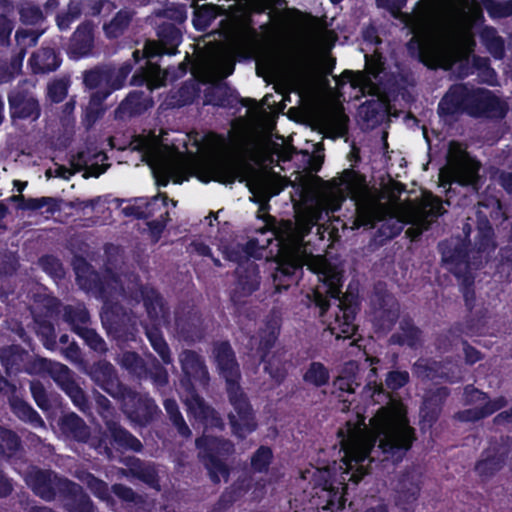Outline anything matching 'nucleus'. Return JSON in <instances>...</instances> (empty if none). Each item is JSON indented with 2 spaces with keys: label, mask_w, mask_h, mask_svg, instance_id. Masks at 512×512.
Returning <instances> with one entry per match:
<instances>
[{
  "label": "nucleus",
  "mask_w": 512,
  "mask_h": 512,
  "mask_svg": "<svg viewBox=\"0 0 512 512\" xmlns=\"http://www.w3.org/2000/svg\"><path fill=\"white\" fill-rule=\"evenodd\" d=\"M26 482L36 496L46 502H52L57 497L60 498L70 479L51 469L35 468L29 472Z\"/></svg>",
  "instance_id": "obj_17"
},
{
  "label": "nucleus",
  "mask_w": 512,
  "mask_h": 512,
  "mask_svg": "<svg viewBox=\"0 0 512 512\" xmlns=\"http://www.w3.org/2000/svg\"><path fill=\"white\" fill-rule=\"evenodd\" d=\"M459 281L460 291L463 296L465 307L471 312L475 307L476 293H475V277L473 273H467L455 276Z\"/></svg>",
  "instance_id": "obj_60"
},
{
  "label": "nucleus",
  "mask_w": 512,
  "mask_h": 512,
  "mask_svg": "<svg viewBox=\"0 0 512 512\" xmlns=\"http://www.w3.org/2000/svg\"><path fill=\"white\" fill-rule=\"evenodd\" d=\"M212 354L218 373L225 380L226 386L240 383V366L230 342L227 340L215 342Z\"/></svg>",
  "instance_id": "obj_27"
},
{
  "label": "nucleus",
  "mask_w": 512,
  "mask_h": 512,
  "mask_svg": "<svg viewBox=\"0 0 512 512\" xmlns=\"http://www.w3.org/2000/svg\"><path fill=\"white\" fill-rule=\"evenodd\" d=\"M101 321L108 335L117 341L135 340L136 316L131 308H126L118 301L106 300L102 307Z\"/></svg>",
  "instance_id": "obj_13"
},
{
  "label": "nucleus",
  "mask_w": 512,
  "mask_h": 512,
  "mask_svg": "<svg viewBox=\"0 0 512 512\" xmlns=\"http://www.w3.org/2000/svg\"><path fill=\"white\" fill-rule=\"evenodd\" d=\"M77 281L83 290L93 293L103 303L110 299V284L96 270L87 268L82 274L77 273Z\"/></svg>",
  "instance_id": "obj_42"
},
{
  "label": "nucleus",
  "mask_w": 512,
  "mask_h": 512,
  "mask_svg": "<svg viewBox=\"0 0 512 512\" xmlns=\"http://www.w3.org/2000/svg\"><path fill=\"white\" fill-rule=\"evenodd\" d=\"M303 381L315 388H321L330 382V370L322 362L312 361L302 376Z\"/></svg>",
  "instance_id": "obj_50"
},
{
  "label": "nucleus",
  "mask_w": 512,
  "mask_h": 512,
  "mask_svg": "<svg viewBox=\"0 0 512 512\" xmlns=\"http://www.w3.org/2000/svg\"><path fill=\"white\" fill-rule=\"evenodd\" d=\"M302 273L303 264L300 258L292 254L280 255L276 260V267L272 274L275 290L282 292L291 285L297 284Z\"/></svg>",
  "instance_id": "obj_30"
},
{
  "label": "nucleus",
  "mask_w": 512,
  "mask_h": 512,
  "mask_svg": "<svg viewBox=\"0 0 512 512\" xmlns=\"http://www.w3.org/2000/svg\"><path fill=\"white\" fill-rule=\"evenodd\" d=\"M476 34H412L407 42L411 57L431 70L452 71L464 80L477 74L480 83L494 86L497 73L488 57L475 55Z\"/></svg>",
  "instance_id": "obj_2"
},
{
  "label": "nucleus",
  "mask_w": 512,
  "mask_h": 512,
  "mask_svg": "<svg viewBox=\"0 0 512 512\" xmlns=\"http://www.w3.org/2000/svg\"><path fill=\"white\" fill-rule=\"evenodd\" d=\"M179 361L182 370L180 386L187 393L195 392V384H199L202 387H206L209 384L210 376L207 366L197 352L184 350L179 355Z\"/></svg>",
  "instance_id": "obj_19"
},
{
  "label": "nucleus",
  "mask_w": 512,
  "mask_h": 512,
  "mask_svg": "<svg viewBox=\"0 0 512 512\" xmlns=\"http://www.w3.org/2000/svg\"><path fill=\"white\" fill-rule=\"evenodd\" d=\"M272 461V449L269 446L261 445L251 456V469L255 473H267Z\"/></svg>",
  "instance_id": "obj_63"
},
{
  "label": "nucleus",
  "mask_w": 512,
  "mask_h": 512,
  "mask_svg": "<svg viewBox=\"0 0 512 512\" xmlns=\"http://www.w3.org/2000/svg\"><path fill=\"white\" fill-rule=\"evenodd\" d=\"M395 505L403 512H414L421 492L419 477L410 470L401 472L394 487Z\"/></svg>",
  "instance_id": "obj_26"
},
{
  "label": "nucleus",
  "mask_w": 512,
  "mask_h": 512,
  "mask_svg": "<svg viewBox=\"0 0 512 512\" xmlns=\"http://www.w3.org/2000/svg\"><path fill=\"white\" fill-rule=\"evenodd\" d=\"M146 337L149 340L153 350L161 358L162 362L166 365L170 364L172 362L171 351L161 329L155 324H153L151 327H147Z\"/></svg>",
  "instance_id": "obj_51"
},
{
  "label": "nucleus",
  "mask_w": 512,
  "mask_h": 512,
  "mask_svg": "<svg viewBox=\"0 0 512 512\" xmlns=\"http://www.w3.org/2000/svg\"><path fill=\"white\" fill-rule=\"evenodd\" d=\"M175 326L179 335L185 341L194 342L201 340L204 335L203 319L199 312L188 311L181 315H176Z\"/></svg>",
  "instance_id": "obj_40"
},
{
  "label": "nucleus",
  "mask_w": 512,
  "mask_h": 512,
  "mask_svg": "<svg viewBox=\"0 0 512 512\" xmlns=\"http://www.w3.org/2000/svg\"><path fill=\"white\" fill-rule=\"evenodd\" d=\"M11 412L22 422L30 424L34 428H42L45 422L40 414L25 400L14 393L8 398Z\"/></svg>",
  "instance_id": "obj_43"
},
{
  "label": "nucleus",
  "mask_w": 512,
  "mask_h": 512,
  "mask_svg": "<svg viewBox=\"0 0 512 512\" xmlns=\"http://www.w3.org/2000/svg\"><path fill=\"white\" fill-rule=\"evenodd\" d=\"M472 89L465 83L452 84L440 99L437 113L440 118L467 114L470 109Z\"/></svg>",
  "instance_id": "obj_23"
},
{
  "label": "nucleus",
  "mask_w": 512,
  "mask_h": 512,
  "mask_svg": "<svg viewBox=\"0 0 512 512\" xmlns=\"http://www.w3.org/2000/svg\"><path fill=\"white\" fill-rule=\"evenodd\" d=\"M400 320V304L389 292H377L373 300V325L377 331L389 332Z\"/></svg>",
  "instance_id": "obj_25"
},
{
  "label": "nucleus",
  "mask_w": 512,
  "mask_h": 512,
  "mask_svg": "<svg viewBox=\"0 0 512 512\" xmlns=\"http://www.w3.org/2000/svg\"><path fill=\"white\" fill-rule=\"evenodd\" d=\"M34 322L43 346L48 350H54L57 346L54 324L48 318L39 315L34 317Z\"/></svg>",
  "instance_id": "obj_55"
},
{
  "label": "nucleus",
  "mask_w": 512,
  "mask_h": 512,
  "mask_svg": "<svg viewBox=\"0 0 512 512\" xmlns=\"http://www.w3.org/2000/svg\"><path fill=\"white\" fill-rule=\"evenodd\" d=\"M356 224L364 227H374L378 220V210L370 202H359L356 204Z\"/></svg>",
  "instance_id": "obj_61"
},
{
  "label": "nucleus",
  "mask_w": 512,
  "mask_h": 512,
  "mask_svg": "<svg viewBox=\"0 0 512 512\" xmlns=\"http://www.w3.org/2000/svg\"><path fill=\"white\" fill-rule=\"evenodd\" d=\"M120 365L138 379L146 376L147 364L137 352L125 351L122 354Z\"/></svg>",
  "instance_id": "obj_58"
},
{
  "label": "nucleus",
  "mask_w": 512,
  "mask_h": 512,
  "mask_svg": "<svg viewBox=\"0 0 512 512\" xmlns=\"http://www.w3.org/2000/svg\"><path fill=\"white\" fill-rule=\"evenodd\" d=\"M60 500L66 512H95V505L83 487L70 480L66 483Z\"/></svg>",
  "instance_id": "obj_35"
},
{
  "label": "nucleus",
  "mask_w": 512,
  "mask_h": 512,
  "mask_svg": "<svg viewBox=\"0 0 512 512\" xmlns=\"http://www.w3.org/2000/svg\"><path fill=\"white\" fill-rule=\"evenodd\" d=\"M149 19L159 28V32H180L178 25L185 21L186 12L184 6L171 5L155 11Z\"/></svg>",
  "instance_id": "obj_41"
},
{
  "label": "nucleus",
  "mask_w": 512,
  "mask_h": 512,
  "mask_svg": "<svg viewBox=\"0 0 512 512\" xmlns=\"http://www.w3.org/2000/svg\"><path fill=\"white\" fill-rule=\"evenodd\" d=\"M280 334V324L275 319H269L265 322L264 327L259 331V343L257 354L260 361H265L269 357L272 348L275 346Z\"/></svg>",
  "instance_id": "obj_44"
},
{
  "label": "nucleus",
  "mask_w": 512,
  "mask_h": 512,
  "mask_svg": "<svg viewBox=\"0 0 512 512\" xmlns=\"http://www.w3.org/2000/svg\"><path fill=\"white\" fill-rule=\"evenodd\" d=\"M130 297L135 304L143 302L147 316L152 322H160L161 317L165 314V304L162 295L155 288L138 285L131 292Z\"/></svg>",
  "instance_id": "obj_33"
},
{
  "label": "nucleus",
  "mask_w": 512,
  "mask_h": 512,
  "mask_svg": "<svg viewBox=\"0 0 512 512\" xmlns=\"http://www.w3.org/2000/svg\"><path fill=\"white\" fill-rule=\"evenodd\" d=\"M342 276L339 273L328 272L323 274L322 284L312 292L311 301L319 309V316L326 317L330 309V299L338 302L327 328L337 339H350L357 330L356 316L360 310L358 295L346 293L342 297Z\"/></svg>",
  "instance_id": "obj_5"
},
{
  "label": "nucleus",
  "mask_w": 512,
  "mask_h": 512,
  "mask_svg": "<svg viewBox=\"0 0 512 512\" xmlns=\"http://www.w3.org/2000/svg\"><path fill=\"white\" fill-rule=\"evenodd\" d=\"M87 374L96 386L114 399L121 396L123 389L126 387L119 380L115 367L106 360L94 362L89 367Z\"/></svg>",
  "instance_id": "obj_29"
},
{
  "label": "nucleus",
  "mask_w": 512,
  "mask_h": 512,
  "mask_svg": "<svg viewBox=\"0 0 512 512\" xmlns=\"http://www.w3.org/2000/svg\"><path fill=\"white\" fill-rule=\"evenodd\" d=\"M106 425L110 436V444L117 450L135 453L143 451L142 442L118 422L109 421Z\"/></svg>",
  "instance_id": "obj_39"
},
{
  "label": "nucleus",
  "mask_w": 512,
  "mask_h": 512,
  "mask_svg": "<svg viewBox=\"0 0 512 512\" xmlns=\"http://www.w3.org/2000/svg\"><path fill=\"white\" fill-rule=\"evenodd\" d=\"M345 115L338 109H325L316 117L318 125L327 132H338L343 129Z\"/></svg>",
  "instance_id": "obj_54"
},
{
  "label": "nucleus",
  "mask_w": 512,
  "mask_h": 512,
  "mask_svg": "<svg viewBox=\"0 0 512 512\" xmlns=\"http://www.w3.org/2000/svg\"><path fill=\"white\" fill-rule=\"evenodd\" d=\"M449 395L450 390L446 386L438 387L428 393L420 408L422 421L428 423L429 426L436 423Z\"/></svg>",
  "instance_id": "obj_37"
},
{
  "label": "nucleus",
  "mask_w": 512,
  "mask_h": 512,
  "mask_svg": "<svg viewBox=\"0 0 512 512\" xmlns=\"http://www.w3.org/2000/svg\"><path fill=\"white\" fill-rule=\"evenodd\" d=\"M95 34H72L67 47L70 59L79 60L91 55L94 48Z\"/></svg>",
  "instance_id": "obj_48"
},
{
  "label": "nucleus",
  "mask_w": 512,
  "mask_h": 512,
  "mask_svg": "<svg viewBox=\"0 0 512 512\" xmlns=\"http://www.w3.org/2000/svg\"><path fill=\"white\" fill-rule=\"evenodd\" d=\"M223 38L220 52L230 58L227 75L234 71L235 61L256 60L261 70L276 75L294 59V49L281 36H312L313 34H217ZM338 38V34H320Z\"/></svg>",
  "instance_id": "obj_4"
},
{
  "label": "nucleus",
  "mask_w": 512,
  "mask_h": 512,
  "mask_svg": "<svg viewBox=\"0 0 512 512\" xmlns=\"http://www.w3.org/2000/svg\"><path fill=\"white\" fill-rule=\"evenodd\" d=\"M246 99L240 98L235 89L227 82L217 81L204 90V104L221 108H233L238 103L246 105Z\"/></svg>",
  "instance_id": "obj_34"
},
{
  "label": "nucleus",
  "mask_w": 512,
  "mask_h": 512,
  "mask_svg": "<svg viewBox=\"0 0 512 512\" xmlns=\"http://www.w3.org/2000/svg\"><path fill=\"white\" fill-rule=\"evenodd\" d=\"M249 487L244 480H236L221 493L211 512H225L233 506L247 491Z\"/></svg>",
  "instance_id": "obj_45"
},
{
  "label": "nucleus",
  "mask_w": 512,
  "mask_h": 512,
  "mask_svg": "<svg viewBox=\"0 0 512 512\" xmlns=\"http://www.w3.org/2000/svg\"><path fill=\"white\" fill-rule=\"evenodd\" d=\"M476 230L474 244L461 236H452L438 244L442 261L454 276L480 269L484 253L495 248L494 229L488 216L481 210L476 211Z\"/></svg>",
  "instance_id": "obj_6"
},
{
  "label": "nucleus",
  "mask_w": 512,
  "mask_h": 512,
  "mask_svg": "<svg viewBox=\"0 0 512 512\" xmlns=\"http://www.w3.org/2000/svg\"><path fill=\"white\" fill-rule=\"evenodd\" d=\"M63 320L71 326L75 333L77 327H85L90 322V313L83 303L66 305L63 308Z\"/></svg>",
  "instance_id": "obj_52"
},
{
  "label": "nucleus",
  "mask_w": 512,
  "mask_h": 512,
  "mask_svg": "<svg viewBox=\"0 0 512 512\" xmlns=\"http://www.w3.org/2000/svg\"><path fill=\"white\" fill-rule=\"evenodd\" d=\"M122 392V395L115 400L120 403L123 413L131 422L146 427L160 412L155 400L149 394L137 392L127 385Z\"/></svg>",
  "instance_id": "obj_16"
},
{
  "label": "nucleus",
  "mask_w": 512,
  "mask_h": 512,
  "mask_svg": "<svg viewBox=\"0 0 512 512\" xmlns=\"http://www.w3.org/2000/svg\"><path fill=\"white\" fill-rule=\"evenodd\" d=\"M99 158H101L102 160L107 159L106 153L103 151H96L95 149H91L90 147H87L85 150L78 151L76 154L77 163L83 168H87L89 175L95 178L103 174L107 168L97 163H92L91 165H89L90 162H92L93 160H98Z\"/></svg>",
  "instance_id": "obj_49"
},
{
  "label": "nucleus",
  "mask_w": 512,
  "mask_h": 512,
  "mask_svg": "<svg viewBox=\"0 0 512 512\" xmlns=\"http://www.w3.org/2000/svg\"><path fill=\"white\" fill-rule=\"evenodd\" d=\"M60 426L64 433L79 442H86L90 436L89 427L86 425L85 421L74 412L64 415L61 419Z\"/></svg>",
  "instance_id": "obj_47"
},
{
  "label": "nucleus",
  "mask_w": 512,
  "mask_h": 512,
  "mask_svg": "<svg viewBox=\"0 0 512 512\" xmlns=\"http://www.w3.org/2000/svg\"><path fill=\"white\" fill-rule=\"evenodd\" d=\"M131 472L134 477L150 487L156 488L159 486L158 472L154 466L145 465L139 459L131 468Z\"/></svg>",
  "instance_id": "obj_64"
},
{
  "label": "nucleus",
  "mask_w": 512,
  "mask_h": 512,
  "mask_svg": "<svg viewBox=\"0 0 512 512\" xmlns=\"http://www.w3.org/2000/svg\"><path fill=\"white\" fill-rule=\"evenodd\" d=\"M163 405L170 421L175 426L178 433L183 437H189L191 435V430L186 424L176 400L167 398L164 400Z\"/></svg>",
  "instance_id": "obj_59"
},
{
  "label": "nucleus",
  "mask_w": 512,
  "mask_h": 512,
  "mask_svg": "<svg viewBox=\"0 0 512 512\" xmlns=\"http://www.w3.org/2000/svg\"><path fill=\"white\" fill-rule=\"evenodd\" d=\"M509 440V437H507ZM511 452L509 441H495L484 449L476 461L474 470L481 478L488 480L503 469Z\"/></svg>",
  "instance_id": "obj_21"
},
{
  "label": "nucleus",
  "mask_w": 512,
  "mask_h": 512,
  "mask_svg": "<svg viewBox=\"0 0 512 512\" xmlns=\"http://www.w3.org/2000/svg\"><path fill=\"white\" fill-rule=\"evenodd\" d=\"M75 334H77L84 341L85 345H87L93 352L99 355H105L107 353V344L95 329L89 327H77L75 329Z\"/></svg>",
  "instance_id": "obj_53"
},
{
  "label": "nucleus",
  "mask_w": 512,
  "mask_h": 512,
  "mask_svg": "<svg viewBox=\"0 0 512 512\" xmlns=\"http://www.w3.org/2000/svg\"><path fill=\"white\" fill-rule=\"evenodd\" d=\"M133 65L126 61L119 68L110 64L97 65L86 70L83 74V83L88 89H98L92 94L91 100L95 103H102L114 91L124 87Z\"/></svg>",
  "instance_id": "obj_9"
},
{
  "label": "nucleus",
  "mask_w": 512,
  "mask_h": 512,
  "mask_svg": "<svg viewBox=\"0 0 512 512\" xmlns=\"http://www.w3.org/2000/svg\"><path fill=\"white\" fill-rule=\"evenodd\" d=\"M0 362L8 376L27 373L37 375L48 373L54 361L31 356L28 351L17 344L0 349Z\"/></svg>",
  "instance_id": "obj_14"
},
{
  "label": "nucleus",
  "mask_w": 512,
  "mask_h": 512,
  "mask_svg": "<svg viewBox=\"0 0 512 512\" xmlns=\"http://www.w3.org/2000/svg\"><path fill=\"white\" fill-rule=\"evenodd\" d=\"M508 112L507 104L491 90L473 88L468 115L473 118L503 119Z\"/></svg>",
  "instance_id": "obj_20"
},
{
  "label": "nucleus",
  "mask_w": 512,
  "mask_h": 512,
  "mask_svg": "<svg viewBox=\"0 0 512 512\" xmlns=\"http://www.w3.org/2000/svg\"><path fill=\"white\" fill-rule=\"evenodd\" d=\"M226 393L233 408L228 414L231 431L237 438L243 440L258 427L253 407L240 383L226 386Z\"/></svg>",
  "instance_id": "obj_12"
},
{
  "label": "nucleus",
  "mask_w": 512,
  "mask_h": 512,
  "mask_svg": "<svg viewBox=\"0 0 512 512\" xmlns=\"http://www.w3.org/2000/svg\"><path fill=\"white\" fill-rule=\"evenodd\" d=\"M281 0H270L267 8L261 11H252L251 17L253 14H261L267 9L270 11L267 13L268 21L265 22V25L268 23L273 25L275 30L265 29L263 32H334L333 30H326V24L323 20L318 17H314L311 14L303 13L297 9H278L272 8L271 5L273 3H279ZM251 20H253L251 18ZM253 21H251L250 27H252L256 32L257 30L253 27Z\"/></svg>",
  "instance_id": "obj_8"
},
{
  "label": "nucleus",
  "mask_w": 512,
  "mask_h": 512,
  "mask_svg": "<svg viewBox=\"0 0 512 512\" xmlns=\"http://www.w3.org/2000/svg\"><path fill=\"white\" fill-rule=\"evenodd\" d=\"M31 72L35 75L56 71L62 64L59 51L51 47H42L32 53L28 60Z\"/></svg>",
  "instance_id": "obj_38"
},
{
  "label": "nucleus",
  "mask_w": 512,
  "mask_h": 512,
  "mask_svg": "<svg viewBox=\"0 0 512 512\" xmlns=\"http://www.w3.org/2000/svg\"><path fill=\"white\" fill-rule=\"evenodd\" d=\"M236 282L231 294V301L239 304L242 298L251 296L260 286L259 266L247 260L244 264H239L235 270Z\"/></svg>",
  "instance_id": "obj_28"
},
{
  "label": "nucleus",
  "mask_w": 512,
  "mask_h": 512,
  "mask_svg": "<svg viewBox=\"0 0 512 512\" xmlns=\"http://www.w3.org/2000/svg\"><path fill=\"white\" fill-rule=\"evenodd\" d=\"M331 188L337 194L328 204V209L335 212L341 209L342 203L349 197L356 200L366 186V178L352 168L344 169L338 177L329 181Z\"/></svg>",
  "instance_id": "obj_18"
},
{
  "label": "nucleus",
  "mask_w": 512,
  "mask_h": 512,
  "mask_svg": "<svg viewBox=\"0 0 512 512\" xmlns=\"http://www.w3.org/2000/svg\"><path fill=\"white\" fill-rule=\"evenodd\" d=\"M203 175L201 181L208 183L210 181L218 182L224 185H232L237 180H245V165L241 160L231 154H218L202 165Z\"/></svg>",
  "instance_id": "obj_15"
},
{
  "label": "nucleus",
  "mask_w": 512,
  "mask_h": 512,
  "mask_svg": "<svg viewBox=\"0 0 512 512\" xmlns=\"http://www.w3.org/2000/svg\"><path fill=\"white\" fill-rule=\"evenodd\" d=\"M153 104L152 98L144 91H131L116 108L115 117L124 119L140 116L150 109Z\"/></svg>",
  "instance_id": "obj_36"
},
{
  "label": "nucleus",
  "mask_w": 512,
  "mask_h": 512,
  "mask_svg": "<svg viewBox=\"0 0 512 512\" xmlns=\"http://www.w3.org/2000/svg\"><path fill=\"white\" fill-rule=\"evenodd\" d=\"M11 121L35 122L42 112L39 100L26 90L13 89L7 95Z\"/></svg>",
  "instance_id": "obj_24"
},
{
  "label": "nucleus",
  "mask_w": 512,
  "mask_h": 512,
  "mask_svg": "<svg viewBox=\"0 0 512 512\" xmlns=\"http://www.w3.org/2000/svg\"><path fill=\"white\" fill-rule=\"evenodd\" d=\"M13 201H18V209L24 211H37L46 207V213L54 215L60 210L59 200L53 197L25 198L23 195L12 196Z\"/></svg>",
  "instance_id": "obj_46"
},
{
  "label": "nucleus",
  "mask_w": 512,
  "mask_h": 512,
  "mask_svg": "<svg viewBox=\"0 0 512 512\" xmlns=\"http://www.w3.org/2000/svg\"><path fill=\"white\" fill-rule=\"evenodd\" d=\"M378 8L387 10L410 32H472L483 23L479 6L448 2H419L411 13L402 12L407 0H375Z\"/></svg>",
  "instance_id": "obj_3"
},
{
  "label": "nucleus",
  "mask_w": 512,
  "mask_h": 512,
  "mask_svg": "<svg viewBox=\"0 0 512 512\" xmlns=\"http://www.w3.org/2000/svg\"><path fill=\"white\" fill-rule=\"evenodd\" d=\"M384 105L379 99H370L362 103L358 108V113L362 120L372 126L382 121Z\"/></svg>",
  "instance_id": "obj_56"
},
{
  "label": "nucleus",
  "mask_w": 512,
  "mask_h": 512,
  "mask_svg": "<svg viewBox=\"0 0 512 512\" xmlns=\"http://www.w3.org/2000/svg\"><path fill=\"white\" fill-rule=\"evenodd\" d=\"M199 449V458L208 470L210 480L214 484L220 483V475L225 479L229 477L230 470L220 456H228L234 451L233 443L224 438L202 435L195 441Z\"/></svg>",
  "instance_id": "obj_10"
},
{
  "label": "nucleus",
  "mask_w": 512,
  "mask_h": 512,
  "mask_svg": "<svg viewBox=\"0 0 512 512\" xmlns=\"http://www.w3.org/2000/svg\"><path fill=\"white\" fill-rule=\"evenodd\" d=\"M389 342L392 345L416 350L423 345L424 332L416 325L414 319L409 314H406L398 321V328L390 336Z\"/></svg>",
  "instance_id": "obj_32"
},
{
  "label": "nucleus",
  "mask_w": 512,
  "mask_h": 512,
  "mask_svg": "<svg viewBox=\"0 0 512 512\" xmlns=\"http://www.w3.org/2000/svg\"><path fill=\"white\" fill-rule=\"evenodd\" d=\"M363 44L368 48H374L372 54L365 53V70H344L341 74L343 80L350 83L353 88L364 90L373 84V80L380 81L381 74L385 70L386 58L377 48L382 43L379 34H361Z\"/></svg>",
  "instance_id": "obj_11"
},
{
  "label": "nucleus",
  "mask_w": 512,
  "mask_h": 512,
  "mask_svg": "<svg viewBox=\"0 0 512 512\" xmlns=\"http://www.w3.org/2000/svg\"><path fill=\"white\" fill-rule=\"evenodd\" d=\"M481 162L468 152L461 143L452 141L446 157V164L441 169L440 179L443 187L449 186L447 193L456 184L468 188L471 192L478 194L484 184L480 175Z\"/></svg>",
  "instance_id": "obj_7"
},
{
  "label": "nucleus",
  "mask_w": 512,
  "mask_h": 512,
  "mask_svg": "<svg viewBox=\"0 0 512 512\" xmlns=\"http://www.w3.org/2000/svg\"><path fill=\"white\" fill-rule=\"evenodd\" d=\"M80 411L90 409L89 399L73 377L72 371L64 364L53 362L47 373Z\"/></svg>",
  "instance_id": "obj_22"
},
{
  "label": "nucleus",
  "mask_w": 512,
  "mask_h": 512,
  "mask_svg": "<svg viewBox=\"0 0 512 512\" xmlns=\"http://www.w3.org/2000/svg\"><path fill=\"white\" fill-rule=\"evenodd\" d=\"M416 440V432L406 417L395 407H380L370 419V429L366 432L354 431L342 441L341 459L345 472L351 474L349 480L359 483L368 474L365 462H372L371 453L377 445L383 459L399 464Z\"/></svg>",
  "instance_id": "obj_1"
},
{
  "label": "nucleus",
  "mask_w": 512,
  "mask_h": 512,
  "mask_svg": "<svg viewBox=\"0 0 512 512\" xmlns=\"http://www.w3.org/2000/svg\"><path fill=\"white\" fill-rule=\"evenodd\" d=\"M158 41H146L143 53L136 49L133 51L132 56L136 63L142 59H147L149 62L155 57L163 55H175L178 53V46L182 42L183 34H156Z\"/></svg>",
  "instance_id": "obj_31"
},
{
  "label": "nucleus",
  "mask_w": 512,
  "mask_h": 512,
  "mask_svg": "<svg viewBox=\"0 0 512 512\" xmlns=\"http://www.w3.org/2000/svg\"><path fill=\"white\" fill-rule=\"evenodd\" d=\"M21 448L20 436L15 431L0 426V455L12 457Z\"/></svg>",
  "instance_id": "obj_57"
},
{
  "label": "nucleus",
  "mask_w": 512,
  "mask_h": 512,
  "mask_svg": "<svg viewBox=\"0 0 512 512\" xmlns=\"http://www.w3.org/2000/svg\"><path fill=\"white\" fill-rule=\"evenodd\" d=\"M38 266L54 280H62L65 277L63 263L55 255H42L38 259Z\"/></svg>",
  "instance_id": "obj_62"
}]
</instances>
